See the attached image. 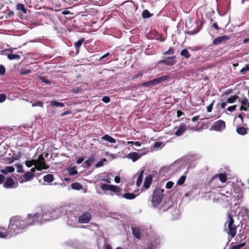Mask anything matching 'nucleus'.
<instances>
[{"label": "nucleus", "instance_id": "nucleus-54", "mask_svg": "<svg viewBox=\"0 0 249 249\" xmlns=\"http://www.w3.org/2000/svg\"><path fill=\"white\" fill-rule=\"evenodd\" d=\"M31 71L30 70H21L20 73L23 75H26L28 73H31Z\"/></svg>", "mask_w": 249, "mask_h": 249}, {"label": "nucleus", "instance_id": "nucleus-47", "mask_svg": "<svg viewBox=\"0 0 249 249\" xmlns=\"http://www.w3.org/2000/svg\"><path fill=\"white\" fill-rule=\"evenodd\" d=\"M143 87H149L153 86L152 80L142 83Z\"/></svg>", "mask_w": 249, "mask_h": 249}, {"label": "nucleus", "instance_id": "nucleus-29", "mask_svg": "<svg viewBox=\"0 0 249 249\" xmlns=\"http://www.w3.org/2000/svg\"><path fill=\"white\" fill-rule=\"evenodd\" d=\"M152 182V178L151 177H147L144 182V186L146 189H148L151 183Z\"/></svg>", "mask_w": 249, "mask_h": 249}, {"label": "nucleus", "instance_id": "nucleus-37", "mask_svg": "<svg viewBox=\"0 0 249 249\" xmlns=\"http://www.w3.org/2000/svg\"><path fill=\"white\" fill-rule=\"evenodd\" d=\"M180 54L182 56H184L186 58H189L190 57V54L188 50L186 49L182 50L180 52Z\"/></svg>", "mask_w": 249, "mask_h": 249}, {"label": "nucleus", "instance_id": "nucleus-44", "mask_svg": "<svg viewBox=\"0 0 249 249\" xmlns=\"http://www.w3.org/2000/svg\"><path fill=\"white\" fill-rule=\"evenodd\" d=\"M39 79H40V80L42 82H43L45 84H46L47 85H50L51 84V82L47 79L44 76H41L39 78Z\"/></svg>", "mask_w": 249, "mask_h": 249}, {"label": "nucleus", "instance_id": "nucleus-28", "mask_svg": "<svg viewBox=\"0 0 249 249\" xmlns=\"http://www.w3.org/2000/svg\"><path fill=\"white\" fill-rule=\"evenodd\" d=\"M50 105L52 107H63L65 106L64 103L56 102L55 101H51L50 102Z\"/></svg>", "mask_w": 249, "mask_h": 249}, {"label": "nucleus", "instance_id": "nucleus-18", "mask_svg": "<svg viewBox=\"0 0 249 249\" xmlns=\"http://www.w3.org/2000/svg\"><path fill=\"white\" fill-rule=\"evenodd\" d=\"M141 156L139 153H137L136 152H132L128 155L127 158L129 159L132 160L133 162H135L136 160H137L139 159H140L141 158Z\"/></svg>", "mask_w": 249, "mask_h": 249}, {"label": "nucleus", "instance_id": "nucleus-43", "mask_svg": "<svg viewBox=\"0 0 249 249\" xmlns=\"http://www.w3.org/2000/svg\"><path fill=\"white\" fill-rule=\"evenodd\" d=\"M174 53V49L172 47H170L169 50L163 53L164 55H170Z\"/></svg>", "mask_w": 249, "mask_h": 249}, {"label": "nucleus", "instance_id": "nucleus-17", "mask_svg": "<svg viewBox=\"0 0 249 249\" xmlns=\"http://www.w3.org/2000/svg\"><path fill=\"white\" fill-rule=\"evenodd\" d=\"M101 140L106 141L109 142L110 143H115L116 142V141L115 139L107 134L103 136L101 138ZM100 143L102 144H105L104 143H103L102 141H101Z\"/></svg>", "mask_w": 249, "mask_h": 249}, {"label": "nucleus", "instance_id": "nucleus-22", "mask_svg": "<svg viewBox=\"0 0 249 249\" xmlns=\"http://www.w3.org/2000/svg\"><path fill=\"white\" fill-rule=\"evenodd\" d=\"M43 180L46 182L50 183L54 180L53 176L52 174H47L43 177Z\"/></svg>", "mask_w": 249, "mask_h": 249}, {"label": "nucleus", "instance_id": "nucleus-3", "mask_svg": "<svg viewBox=\"0 0 249 249\" xmlns=\"http://www.w3.org/2000/svg\"><path fill=\"white\" fill-rule=\"evenodd\" d=\"M25 164L27 167H31L33 165H35V166L37 167L38 170H41V169H45L48 167V166H47L45 163L44 162V159L43 158L42 155H40L39 156L38 160H26L25 161Z\"/></svg>", "mask_w": 249, "mask_h": 249}, {"label": "nucleus", "instance_id": "nucleus-55", "mask_svg": "<svg viewBox=\"0 0 249 249\" xmlns=\"http://www.w3.org/2000/svg\"><path fill=\"white\" fill-rule=\"evenodd\" d=\"M6 100V96L4 94H0V103L3 102Z\"/></svg>", "mask_w": 249, "mask_h": 249}, {"label": "nucleus", "instance_id": "nucleus-51", "mask_svg": "<svg viewBox=\"0 0 249 249\" xmlns=\"http://www.w3.org/2000/svg\"><path fill=\"white\" fill-rule=\"evenodd\" d=\"M102 100L105 103H108L110 102V98L108 96H105L102 98Z\"/></svg>", "mask_w": 249, "mask_h": 249}, {"label": "nucleus", "instance_id": "nucleus-38", "mask_svg": "<svg viewBox=\"0 0 249 249\" xmlns=\"http://www.w3.org/2000/svg\"><path fill=\"white\" fill-rule=\"evenodd\" d=\"M186 178V176L183 175L181 176L177 181V184L178 185H182L184 183Z\"/></svg>", "mask_w": 249, "mask_h": 249}, {"label": "nucleus", "instance_id": "nucleus-11", "mask_svg": "<svg viewBox=\"0 0 249 249\" xmlns=\"http://www.w3.org/2000/svg\"><path fill=\"white\" fill-rule=\"evenodd\" d=\"M229 39L230 37L227 36H219L213 40V44L214 45H216L225 43Z\"/></svg>", "mask_w": 249, "mask_h": 249}, {"label": "nucleus", "instance_id": "nucleus-8", "mask_svg": "<svg viewBox=\"0 0 249 249\" xmlns=\"http://www.w3.org/2000/svg\"><path fill=\"white\" fill-rule=\"evenodd\" d=\"M225 127V123L223 121L220 120L215 122L212 125V128L214 130L221 131Z\"/></svg>", "mask_w": 249, "mask_h": 249}, {"label": "nucleus", "instance_id": "nucleus-5", "mask_svg": "<svg viewBox=\"0 0 249 249\" xmlns=\"http://www.w3.org/2000/svg\"><path fill=\"white\" fill-rule=\"evenodd\" d=\"M100 188L103 191H110L115 193L117 195H119V193L121 192V189L118 186L108 184H101Z\"/></svg>", "mask_w": 249, "mask_h": 249}, {"label": "nucleus", "instance_id": "nucleus-27", "mask_svg": "<svg viewBox=\"0 0 249 249\" xmlns=\"http://www.w3.org/2000/svg\"><path fill=\"white\" fill-rule=\"evenodd\" d=\"M143 170H142L139 173L136 181V185L137 186L141 185L142 180V175L143 173Z\"/></svg>", "mask_w": 249, "mask_h": 249}, {"label": "nucleus", "instance_id": "nucleus-56", "mask_svg": "<svg viewBox=\"0 0 249 249\" xmlns=\"http://www.w3.org/2000/svg\"><path fill=\"white\" fill-rule=\"evenodd\" d=\"M5 69L2 65H0V74L3 75L5 73Z\"/></svg>", "mask_w": 249, "mask_h": 249}, {"label": "nucleus", "instance_id": "nucleus-58", "mask_svg": "<svg viewBox=\"0 0 249 249\" xmlns=\"http://www.w3.org/2000/svg\"><path fill=\"white\" fill-rule=\"evenodd\" d=\"M109 55V53H106L105 54H104V55H103L102 57H101L100 58L99 61H104V59L105 58L107 57V56H108Z\"/></svg>", "mask_w": 249, "mask_h": 249}, {"label": "nucleus", "instance_id": "nucleus-30", "mask_svg": "<svg viewBox=\"0 0 249 249\" xmlns=\"http://www.w3.org/2000/svg\"><path fill=\"white\" fill-rule=\"evenodd\" d=\"M122 196L127 199H133L136 197V196L133 193H127L124 194Z\"/></svg>", "mask_w": 249, "mask_h": 249}, {"label": "nucleus", "instance_id": "nucleus-14", "mask_svg": "<svg viewBox=\"0 0 249 249\" xmlns=\"http://www.w3.org/2000/svg\"><path fill=\"white\" fill-rule=\"evenodd\" d=\"M33 174L30 171L26 172L23 175V177L19 179V182L20 183H23L24 182H26L27 181L30 180L32 179L34 177Z\"/></svg>", "mask_w": 249, "mask_h": 249}, {"label": "nucleus", "instance_id": "nucleus-49", "mask_svg": "<svg viewBox=\"0 0 249 249\" xmlns=\"http://www.w3.org/2000/svg\"><path fill=\"white\" fill-rule=\"evenodd\" d=\"M14 15V13L13 11H9L8 12H7V14L6 16V18H11L12 17H13Z\"/></svg>", "mask_w": 249, "mask_h": 249}, {"label": "nucleus", "instance_id": "nucleus-39", "mask_svg": "<svg viewBox=\"0 0 249 249\" xmlns=\"http://www.w3.org/2000/svg\"><path fill=\"white\" fill-rule=\"evenodd\" d=\"M237 98L238 96L236 95L231 96L227 99L226 102L227 103H233L235 101Z\"/></svg>", "mask_w": 249, "mask_h": 249}, {"label": "nucleus", "instance_id": "nucleus-26", "mask_svg": "<svg viewBox=\"0 0 249 249\" xmlns=\"http://www.w3.org/2000/svg\"><path fill=\"white\" fill-rule=\"evenodd\" d=\"M77 218L74 215H71L70 217L69 218L67 221V224L71 226H73L74 224H75L76 222Z\"/></svg>", "mask_w": 249, "mask_h": 249}, {"label": "nucleus", "instance_id": "nucleus-53", "mask_svg": "<svg viewBox=\"0 0 249 249\" xmlns=\"http://www.w3.org/2000/svg\"><path fill=\"white\" fill-rule=\"evenodd\" d=\"M236 105H233V106H232L229 107L227 108V109L229 111L233 112V111H234L236 109Z\"/></svg>", "mask_w": 249, "mask_h": 249}, {"label": "nucleus", "instance_id": "nucleus-46", "mask_svg": "<svg viewBox=\"0 0 249 249\" xmlns=\"http://www.w3.org/2000/svg\"><path fill=\"white\" fill-rule=\"evenodd\" d=\"M32 107H43V104L41 101H37L32 104Z\"/></svg>", "mask_w": 249, "mask_h": 249}, {"label": "nucleus", "instance_id": "nucleus-23", "mask_svg": "<svg viewBox=\"0 0 249 249\" xmlns=\"http://www.w3.org/2000/svg\"><path fill=\"white\" fill-rule=\"evenodd\" d=\"M236 132L240 135H244L247 133V129L245 127H237Z\"/></svg>", "mask_w": 249, "mask_h": 249}, {"label": "nucleus", "instance_id": "nucleus-33", "mask_svg": "<svg viewBox=\"0 0 249 249\" xmlns=\"http://www.w3.org/2000/svg\"><path fill=\"white\" fill-rule=\"evenodd\" d=\"M94 158L93 157H90L87 160L84 162V164H86L85 166L89 167L91 163L94 161Z\"/></svg>", "mask_w": 249, "mask_h": 249}, {"label": "nucleus", "instance_id": "nucleus-21", "mask_svg": "<svg viewBox=\"0 0 249 249\" xmlns=\"http://www.w3.org/2000/svg\"><path fill=\"white\" fill-rule=\"evenodd\" d=\"M57 208L59 210L60 214L62 215L66 213L69 207L67 205H63L58 206Z\"/></svg>", "mask_w": 249, "mask_h": 249}, {"label": "nucleus", "instance_id": "nucleus-36", "mask_svg": "<svg viewBox=\"0 0 249 249\" xmlns=\"http://www.w3.org/2000/svg\"><path fill=\"white\" fill-rule=\"evenodd\" d=\"M68 172L70 175L73 176L77 174L78 172L74 167H71L68 168Z\"/></svg>", "mask_w": 249, "mask_h": 249}, {"label": "nucleus", "instance_id": "nucleus-57", "mask_svg": "<svg viewBox=\"0 0 249 249\" xmlns=\"http://www.w3.org/2000/svg\"><path fill=\"white\" fill-rule=\"evenodd\" d=\"M71 113V111H66L63 112L62 114H61L60 116L61 117H63V116H64L65 115H67L70 114Z\"/></svg>", "mask_w": 249, "mask_h": 249}, {"label": "nucleus", "instance_id": "nucleus-24", "mask_svg": "<svg viewBox=\"0 0 249 249\" xmlns=\"http://www.w3.org/2000/svg\"><path fill=\"white\" fill-rule=\"evenodd\" d=\"M15 170L13 166H6L4 169L1 170V172L4 174H6L8 173H12Z\"/></svg>", "mask_w": 249, "mask_h": 249}, {"label": "nucleus", "instance_id": "nucleus-34", "mask_svg": "<svg viewBox=\"0 0 249 249\" xmlns=\"http://www.w3.org/2000/svg\"><path fill=\"white\" fill-rule=\"evenodd\" d=\"M71 187L73 189L79 190L82 189V185L79 183L74 182L71 183Z\"/></svg>", "mask_w": 249, "mask_h": 249}, {"label": "nucleus", "instance_id": "nucleus-12", "mask_svg": "<svg viewBox=\"0 0 249 249\" xmlns=\"http://www.w3.org/2000/svg\"><path fill=\"white\" fill-rule=\"evenodd\" d=\"M22 156V153L20 152H18L17 154L14 153L13 156L10 158H6V161L8 164H12L15 160H19Z\"/></svg>", "mask_w": 249, "mask_h": 249}, {"label": "nucleus", "instance_id": "nucleus-25", "mask_svg": "<svg viewBox=\"0 0 249 249\" xmlns=\"http://www.w3.org/2000/svg\"><path fill=\"white\" fill-rule=\"evenodd\" d=\"M132 233H141L143 231L141 227L140 226H131Z\"/></svg>", "mask_w": 249, "mask_h": 249}, {"label": "nucleus", "instance_id": "nucleus-1", "mask_svg": "<svg viewBox=\"0 0 249 249\" xmlns=\"http://www.w3.org/2000/svg\"><path fill=\"white\" fill-rule=\"evenodd\" d=\"M50 212V210H44L41 211V213L29 214L27 222L29 224L43 223L53 220L51 214H49Z\"/></svg>", "mask_w": 249, "mask_h": 249}, {"label": "nucleus", "instance_id": "nucleus-31", "mask_svg": "<svg viewBox=\"0 0 249 249\" xmlns=\"http://www.w3.org/2000/svg\"><path fill=\"white\" fill-rule=\"evenodd\" d=\"M142 17L143 18H147L152 17V14H151L148 10H144L142 11Z\"/></svg>", "mask_w": 249, "mask_h": 249}, {"label": "nucleus", "instance_id": "nucleus-35", "mask_svg": "<svg viewBox=\"0 0 249 249\" xmlns=\"http://www.w3.org/2000/svg\"><path fill=\"white\" fill-rule=\"evenodd\" d=\"M17 9L21 11L23 13L25 14L27 13V10L25 8L24 5L23 4L18 3L17 5Z\"/></svg>", "mask_w": 249, "mask_h": 249}, {"label": "nucleus", "instance_id": "nucleus-9", "mask_svg": "<svg viewBox=\"0 0 249 249\" xmlns=\"http://www.w3.org/2000/svg\"><path fill=\"white\" fill-rule=\"evenodd\" d=\"M175 58V56L168 57L166 59L160 60L159 62V63L171 66L174 65L176 63Z\"/></svg>", "mask_w": 249, "mask_h": 249}, {"label": "nucleus", "instance_id": "nucleus-6", "mask_svg": "<svg viewBox=\"0 0 249 249\" xmlns=\"http://www.w3.org/2000/svg\"><path fill=\"white\" fill-rule=\"evenodd\" d=\"M227 223L229 229L228 233H236L237 227L234 225V220L229 213H228V220L226 224Z\"/></svg>", "mask_w": 249, "mask_h": 249}, {"label": "nucleus", "instance_id": "nucleus-45", "mask_svg": "<svg viewBox=\"0 0 249 249\" xmlns=\"http://www.w3.org/2000/svg\"><path fill=\"white\" fill-rule=\"evenodd\" d=\"M16 166L18 173H23L24 172V170L22 169V166L20 163H16Z\"/></svg>", "mask_w": 249, "mask_h": 249}, {"label": "nucleus", "instance_id": "nucleus-4", "mask_svg": "<svg viewBox=\"0 0 249 249\" xmlns=\"http://www.w3.org/2000/svg\"><path fill=\"white\" fill-rule=\"evenodd\" d=\"M163 190H155L151 198V202L154 207H157L161 202L163 197Z\"/></svg>", "mask_w": 249, "mask_h": 249}, {"label": "nucleus", "instance_id": "nucleus-19", "mask_svg": "<svg viewBox=\"0 0 249 249\" xmlns=\"http://www.w3.org/2000/svg\"><path fill=\"white\" fill-rule=\"evenodd\" d=\"M97 180L98 181L102 180L108 183H111L110 178H109L108 176H103L102 174L98 176V177H97Z\"/></svg>", "mask_w": 249, "mask_h": 249}, {"label": "nucleus", "instance_id": "nucleus-40", "mask_svg": "<svg viewBox=\"0 0 249 249\" xmlns=\"http://www.w3.org/2000/svg\"><path fill=\"white\" fill-rule=\"evenodd\" d=\"M219 180L222 182H225L227 181V176L225 174L220 173L218 175Z\"/></svg>", "mask_w": 249, "mask_h": 249}, {"label": "nucleus", "instance_id": "nucleus-32", "mask_svg": "<svg viewBox=\"0 0 249 249\" xmlns=\"http://www.w3.org/2000/svg\"><path fill=\"white\" fill-rule=\"evenodd\" d=\"M7 57L9 60H19L20 59V56L19 55L16 54L9 53L7 55Z\"/></svg>", "mask_w": 249, "mask_h": 249}, {"label": "nucleus", "instance_id": "nucleus-2", "mask_svg": "<svg viewBox=\"0 0 249 249\" xmlns=\"http://www.w3.org/2000/svg\"><path fill=\"white\" fill-rule=\"evenodd\" d=\"M28 218L24 221L21 217L19 216L12 217L10 219L9 228L13 230H21L26 228L28 225H32L27 222Z\"/></svg>", "mask_w": 249, "mask_h": 249}, {"label": "nucleus", "instance_id": "nucleus-63", "mask_svg": "<svg viewBox=\"0 0 249 249\" xmlns=\"http://www.w3.org/2000/svg\"><path fill=\"white\" fill-rule=\"evenodd\" d=\"M84 160V158L81 157V158H79L77 160V164H80Z\"/></svg>", "mask_w": 249, "mask_h": 249}, {"label": "nucleus", "instance_id": "nucleus-50", "mask_svg": "<svg viewBox=\"0 0 249 249\" xmlns=\"http://www.w3.org/2000/svg\"><path fill=\"white\" fill-rule=\"evenodd\" d=\"M227 102H226V101L224 102H223V103H219L217 105V106L219 108H224L226 106L227 104Z\"/></svg>", "mask_w": 249, "mask_h": 249}, {"label": "nucleus", "instance_id": "nucleus-52", "mask_svg": "<svg viewBox=\"0 0 249 249\" xmlns=\"http://www.w3.org/2000/svg\"><path fill=\"white\" fill-rule=\"evenodd\" d=\"M214 102V101H213V102L207 107V110L208 112H210L212 111Z\"/></svg>", "mask_w": 249, "mask_h": 249}, {"label": "nucleus", "instance_id": "nucleus-41", "mask_svg": "<svg viewBox=\"0 0 249 249\" xmlns=\"http://www.w3.org/2000/svg\"><path fill=\"white\" fill-rule=\"evenodd\" d=\"M247 71H249V64H247L245 67H243L240 71L242 74H245Z\"/></svg>", "mask_w": 249, "mask_h": 249}, {"label": "nucleus", "instance_id": "nucleus-20", "mask_svg": "<svg viewBox=\"0 0 249 249\" xmlns=\"http://www.w3.org/2000/svg\"><path fill=\"white\" fill-rule=\"evenodd\" d=\"M85 39L84 38H81L77 41L75 42L74 44V46L76 48V53H78L79 52V48L82 45L83 43L85 41Z\"/></svg>", "mask_w": 249, "mask_h": 249}, {"label": "nucleus", "instance_id": "nucleus-15", "mask_svg": "<svg viewBox=\"0 0 249 249\" xmlns=\"http://www.w3.org/2000/svg\"><path fill=\"white\" fill-rule=\"evenodd\" d=\"M169 78L168 75H164L152 80L153 86L166 81Z\"/></svg>", "mask_w": 249, "mask_h": 249}, {"label": "nucleus", "instance_id": "nucleus-42", "mask_svg": "<svg viewBox=\"0 0 249 249\" xmlns=\"http://www.w3.org/2000/svg\"><path fill=\"white\" fill-rule=\"evenodd\" d=\"M107 160L105 159H102L101 161H98L95 165L96 168H99L103 166L104 165V162H106Z\"/></svg>", "mask_w": 249, "mask_h": 249}, {"label": "nucleus", "instance_id": "nucleus-60", "mask_svg": "<svg viewBox=\"0 0 249 249\" xmlns=\"http://www.w3.org/2000/svg\"><path fill=\"white\" fill-rule=\"evenodd\" d=\"M0 233H6V230L5 228L0 227Z\"/></svg>", "mask_w": 249, "mask_h": 249}, {"label": "nucleus", "instance_id": "nucleus-62", "mask_svg": "<svg viewBox=\"0 0 249 249\" xmlns=\"http://www.w3.org/2000/svg\"><path fill=\"white\" fill-rule=\"evenodd\" d=\"M120 178L118 176H116L114 178V181L116 183H118L120 182Z\"/></svg>", "mask_w": 249, "mask_h": 249}, {"label": "nucleus", "instance_id": "nucleus-13", "mask_svg": "<svg viewBox=\"0 0 249 249\" xmlns=\"http://www.w3.org/2000/svg\"><path fill=\"white\" fill-rule=\"evenodd\" d=\"M187 130V126L185 124L182 123L177 128V130L175 132V135L177 136H180L182 135L185 131Z\"/></svg>", "mask_w": 249, "mask_h": 249}, {"label": "nucleus", "instance_id": "nucleus-7", "mask_svg": "<svg viewBox=\"0 0 249 249\" xmlns=\"http://www.w3.org/2000/svg\"><path fill=\"white\" fill-rule=\"evenodd\" d=\"M91 219V215L89 212H85L78 217L79 223H88Z\"/></svg>", "mask_w": 249, "mask_h": 249}, {"label": "nucleus", "instance_id": "nucleus-16", "mask_svg": "<svg viewBox=\"0 0 249 249\" xmlns=\"http://www.w3.org/2000/svg\"><path fill=\"white\" fill-rule=\"evenodd\" d=\"M49 214H51L53 219H55L60 216L59 210H58L57 208L56 207L53 210H51L49 213Z\"/></svg>", "mask_w": 249, "mask_h": 249}, {"label": "nucleus", "instance_id": "nucleus-48", "mask_svg": "<svg viewBox=\"0 0 249 249\" xmlns=\"http://www.w3.org/2000/svg\"><path fill=\"white\" fill-rule=\"evenodd\" d=\"M174 182L172 181H168L166 184V188L167 189H171L173 187Z\"/></svg>", "mask_w": 249, "mask_h": 249}, {"label": "nucleus", "instance_id": "nucleus-64", "mask_svg": "<svg viewBox=\"0 0 249 249\" xmlns=\"http://www.w3.org/2000/svg\"><path fill=\"white\" fill-rule=\"evenodd\" d=\"M213 27L214 29H215L216 30H219V28L217 25V24L215 22L213 24Z\"/></svg>", "mask_w": 249, "mask_h": 249}, {"label": "nucleus", "instance_id": "nucleus-61", "mask_svg": "<svg viewBox=\"0 0 249 249\" xmlns=\"http://www.w3.org/2000/svg\"><path fill=\"white\" fill-rule=\"evenodd\" d=\"M248 103H249V102L248 100L247 99H245L242 101V104L243 105H248Z\"/></svg>", "mask_w": 249, "mask_h": 249}, {"label": "nucleus", "instance_id": "nucleus-10", "mask_svg": "<svg viewBox=\"0 0 249 249\" xmlns=\"http://www.w3.org/2000/svg\"><path fill=\"white\" fill-rule=\"evenodd\" d=\"M18 185V182H15L11 177L7 178L3 183V186L6 188H16Z\"/></svg>", "mask_w": 249, "mask_h": 249}, {"label": "nucleus", "instance_id": "nucleus-59", "mask_svg": "<svg viewBox=\"0 0 249 249\" xmlns=\"http://www.w3.org/2000/svg\"><path fill=\"white\" fill-rule=\"evenodd\" d=\"M106 155L109 156L110 157H111L113 159H115L116 158V155L115 154H109L108 152H106Z\"/></svg>", "mask_w": 249, "mask_h": 249}]
</instances>
